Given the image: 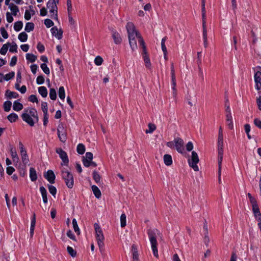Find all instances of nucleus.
Returning <instances> with one entry per match:
<instances>
[{"mask_svg":"<svg viewBox=\"0 0 261 261\" xmlns=\"http://www.w3.org/2000/svg\"><path fill=\"white\" fill-rule=\"evenodd\" d=\"M249 200L251 204L252 208L258 206L257 201L254 197H252V198H250Z\"/></svg>","mask_w":261,"mask_h":261,"instance_id":"nucleus-56","label":"nucleus"},{"mask_svg":"<svg viewBox=\"0 0 261 261\" xmlns=\"http://www.w3.org/2000/svg\"><path fill=\"white\" fill-rule=\"evenodd\" d=\"M47 7L49 9L50 17L53 19H58V8L57 4L53 0H49L47 3Z\"/></svg>","mask_w":261,"mask_h":261,"instance_id":"nucleus-5","label":"nucleus"},{"mask_svg":"<svg viewBox=\"0 0 261 261\" xmlns=\"http://www.w3.org/2000/svg\"><path fill=\"white\" fill-rule=\"evenodd\" d=\"M254 124L256 126L261 129V120L258 118H255L254 120Z\"/></svg>","mask_w":261,"mask_h":261,"instance_id":"nucleus-64","label":"nucleus"},{"mask_svg":"<svg viewBox=\"0 0 261 261\" xmlns=\"http://www.w3.org/2000/svg\"><path fill=\"white\" fill-rule=\"evenodd\" d=\"M147 234L151 243V249L155 257H158V251L157 248L158 243L156 238L160 235V231L156 228L149 229L147 230Z\"/></svg>","mask_w":261,"mask_h":261,"instance_id":"nucleus-2","label":"nucleus"},{"mask_svg":"<svg viewBox=\"0 0 261 261\" xmlns=\"http://www.w3.org/2000/svg\"><path fill=\"white\" fill-rule=\"evenodd\" d=\"M205 0H202L201 1V11H202V17L203 19L204 17H205Z\"/></svg>","mask_w":261,"mask_h":261,"instance_id":"nucleus-49","label":"nucleus"},{"mask_svg":"<svg viewBox=\"0 0 261 261\" xmlns=\"http://www.w3.org/2000/svg\"><path fill=\"white\" fill-rule=\"evenodd\" d=\"M174 143L177 151L179 153H182L184 150L183 140L180 138H174Z\"/></svg>","mask_w":261,"mask_h":261,"instance_id":"nucleus-11","label":"nucleus"},{"mask_svg":"<svg viewBox=\"0 0 261 261\" xmlns=\"http://www.w3.org/2000/svg\"><path fill=\"white\" fill-rule=\"evenodd\" d=\"M252 212L254 215V216L258 221V223H261V213L260 212L258 206L252 208Z\"/></svg>","mask_w":261,"mask_h":261,"instance_id":"nucleus-15","label":"nucleus"},{"mask_svg":"<svg viewBox=\"0 0 261 261\" xmlns=\"http://www.w3.org/2000/svg\"><path fill=\"white\" fill-rule=\"evenodd\" d=\"M28 37V36L27 34L25 32H23L20 33L18 35V38L20 40V41H21L22 42H24L27 40Z\"/></svg>","mask_w":261,"mask_h":261,"instance_id":"nucleus-29","label":"nucleus"},{"mask_svg":"<svg viewBox=\"0 0 261 261\" xmlns=\"http://www.w3.org/2000/svg\"><path fill=\"white\" fill-rule=\"evenodd\" d=\"M50 31L53 36H55L59 40L62 39L63 36V31L61 29L58 30L56 27H53Z\"/></svg>","mask_w":261,"mask_h":261,"instance_id":"nucleus-14","label":"nucleus"},{"mask_svg":"<svg viewBox=\"0 0 261 261\" xmlns=\"http://www.w3.org/2000/svg\"><path fill=\"white\" fill-rule=\"evenodd\" d=\"M22 114H27L28 116L33 117L35 118V120L36 121H39V118L38 116V113L37 110L33 108H28L27 109H24L23 113Z\"/></svg>","mask_w":261,"mask_h":261,"instance_id":"nucleus-10","label":"nucleus"},{"mask_svg":"<svg viewBox=\"0 0 261 261\" xmlns=\"http://www.w3.org/2000/svg\"><path fill=\"white\" fill-rule=\"evenodd\" d=\"M5 96L8 98H9V99H11L12 98H17L18 97L19 94L15 92L11 91L9 90H7L6 91Z\"/></svg>","mask_w":261,"mask_h":261,"instance_id":"nucleus-20","label":"nucleus"},{"mask_svg":"<svg viewBox=\"0 0 261 261\" xmlns=\"http://www.w3.org/2000/svg\"><path fill=\"white\" fill-rule=\"evenodd\" d=\"M9 51L12 53H17V45L15 43H14V44L10 46Z\"/></svg>","mask_w":261,"mask_h":261,"instance_id":"nucleus-61","label":"nucleus"},{"mask_svg":"<svg viewBox=\"0 0 261 261\" xmlns=\"http://www.w3.org/2000/svg\"><path fill=\"white\" fill-rule=\"evenodd\" d=\"M44 82V78L43 75H39L37 77L36 83L38 85L43 84Z\"/></svg>","mask_w":261,"mask_h":261,"instance_id":"nucleus-55","label":"nucleus"},{"mask_svg":"<svg viewBox=\"0 0 261 261\" xmlns=\"http://www.w3.org/2000/svg\"><path fill=\"white\" fill-rule=\"evenodd\" d=\"M149 129H146V133H152L156 128L155 125L152 123H149L148 125Z\"/></svg>","mask_w":261,"mask_h":261,"instance_id":"nucleus-48","label":"nucleus"},{"mask_svg":"<svg viewBox=\"0 0 261 261\" xmlns=\"http://www.w3.org/2000/svg\"><path fill=\"white\" fill-rule=\"evenodd\" d=\"M136 37H129V43L130 46L133 50H135L137 47V41L136 40Z\"/></svg>","mask_w":261,"mask_h":261,"instance_id":"nucleus-24","label":"nucleus"},{"mask_svg":"<svg viewBox=\"0 0 261 261\" xmlns=\"http://www.w3.org/2000/svg\"><path fill=\"white\" fill-rule=\"evenodd\" d=\"M44 24L48 28L53 27L54 24V22L50 19H46L44 20Z\"/></svg>","mask_w":261,"mask_h":261,"instance_id":"nucleus-52","label":"nucleus"},{"mask_svg":"<svg viewBox=\"0 0 261 261\" xmlns=\"http://www.w3.org/2000/svg\"><path fill=\"white\" fill-rule=\"evenodd\" d=\"M20 152H21V155L22 161L24 165L28 164L29 162V158H28L26 150L24 149L22 150H20Z\"/></svg>","mask_w":261,"mask_h":261,"instance_id":"nucleus-19","label":"nucleus"},{"mask_svg":"<svg viewBox=\"0 0 261 261\" xmlns=\"http://www.w3.org/2000/svg\"><path fill=\"white\" fill-rule=\"evenodd\" d=\"M223 153H218V170L219 171L222 170V163L223 161Z\"/></svg>","mask_w":261,"mask_h":261,"instance_id":"nucleus-43","label":"nucleus"},{"mask_svg":"<svg viewBox=\"0 0 261 261\" xmlns=\"http://www.w3.org/2000/svg\"><path fill=\"white\" fill-rule=\"evenodd\" d=\"M9 9L12 11V14L14 16H16L17 15V12H19L18 7L13 3H11L10 4Z\"/></svg>","mask_w":261,"mask_h":261,"instance_id":"nucleus-27","label":"nucleus"},{"mask_svg":"<svg viewBox=\"0 0 261 261\" xmlns=\"http://www.w3.org/2000/svg\"><path fill=\"white\" fill-rule=\"evenodd\" d=\"M112 37L114 39V42L116 44H119L121 43V42L122 41V39L120 37V35L117 32H116V31L113 32Z\"/></svg>","mask_w":261,"mask_h":261,"instance_id":"nucleus-17","label":"nucleus"},{"mask_svg":"<svg viewBox=\"0 0 261 261\" xmlns=\"http://www.w3.org/2000/svg\"><path fill=\"white\" fill-rule=\"evenodd\" d=\"M139 44L143 48L142 56L144 59V61L145 62V66L147 68H149L151 66V63L150 61V59L147 55L146 46L143 38H140L139 39Z\"/></svg>","mask_w":261,"mask_h":261,"instance_id":"nucleus-6","label":"nucleus"},{"mask_svg":"<svg viewBox=\"0 0 261 261\" xmlns=\"http://www.w3.org/2000/svg\"><path fill=\"white\" fill-rule=\"evenodd\" d=\"M1 34L4 39H7L9 37L8 34L4 27H2L0 29Z\"/></svg>","mask_w":261,"mask_h":261,"instance_id":"nucleus-53","label":"nucleus"},{"mask_svg":"<svg viewBox=\"0 0 261 261\" xmlns=\"http://www.w3.org/2000/svg\"><path fill=\"white\" fill-rule=\"evenodd\" d=\"M72 224L73 227L74 231L77 234H79L80 233V229L79 228L77 221L75 219H73L72 220Z\"/></svg>","mask_w":261,"mask_h":261,"instance_id":"nucleus-42","label":"nucleus"},{"mask_svg":"<svg viewBox=\"0 0 261 261\" xmlns=\"http://www.w3.org/2000/svg\"><path fill=\"white\" fill-rule=\"evenodd\" d=\"M49 97L51 100H55L57 98V93L55 89L50 88L49 90Z\"/></svg>","mask_w":261,"mask_h":261,"instance_id":"nucleus-38","label":"nucleus"},{"mask_svg":"<svg viewBox=\"0 0 261 261\" xmlns=\"http://www.w3.org/2000/svg\"><path fill=\"white\" fill-rule=\"evenodd\" d=\"M205 17L202 18V28H203V40L207 39V32L206 29Z\"/></svg>","mask_w":261,"mask_h":261,"instance_id":"nucleus-34","label":"nucleus"},{"mask_svg":"<svg viewBox=\"0 0 261 261\" xmlns=\"http://www.w3.org/2000/svg\"><path fill=\"white\" fill-rule=\"evenodd\" d=\"M30 177L32 181H35L37 179L36 170L33 167H31L30 169Z\"/></svg>","mask_w":261,"mask_h":261,"instance_id":"nucleus-22","label":"nucleus"},{"mask_svg":"<svg viewBox=\"0 0 261 261\" xmlns=\"http://www.w3.org/2000/svg\"><path fill=\"white\" fill-rule=\"evenodd\" d=\"M199 160L197 153L195 151L192 152L191 159H189L188 163L189 166L193 169L195 171H198L199 168L197 164L199 162Z\"/></svg>","mask_w":261,"mask_h":261,"instance_id":"nucleus-7","label":"nucleus"},{"mask_svg":"<svg viewBox=\"0 0 261 261\" xmlns=\"http://www.w3.org/2000/svg\"><path fill=\"white\" fill-rule=\"evenodd\" d=\"M15 76V72L14 71H11L9 72V73L6 74L4 76V80H6L7 81L12 79Z\"/></svg>","mask_w":261,"mask_h":261,"instance_id":"nucleus-47","label":"nucleus"},{"mask_svg":"<svg viewBox=\"0 0 261 261\" xmlns=\"http://www.w3.org/2000/svg\"><path fill=\"white\" fill-rule=\"evenodd\" d=\"M76 150L79 154H84L85 151V146L83 144H79L77 146Z\"/></svg>","mask_w":261,"mask_h":261,"instance_id":"nucleus-35","label":"nucleus"},{"mask_svg":"<svg viewBox=\"0 0 261 261\" xmlns=\"http://www.w3.org/2000/svg\"><path fill=\"white\" fill-rule=\"evenodd\" d=\"M103 61L102 58L98 56L94 59V63L97 66H100L102 64Z\"/></svg>","mask_w":261,"mask_h":261,"instance_id":"nucleus-50","label":"nucleus"},{"mask_svg":"<svg viewBox=\"0 0 261 261\" xmlns=\"http://www.w3.org/2000/svg\"><path fill=\"white\" fill-rule=\"evenodd\" d=\"M10 152H11V156L13 160V161L14 162H15V161L18 162L19 158L17 155L15 148H14L13 147H11V149H10Z\"/></svg>","mask_w":261,"mask_h":261,"instance_id":"nucleus-28","label":"nucleus"},{"mask_svg":"<svg viewBox=\"0 0 261 261\" xmlns=\"http://www.w3.org/2000/svg\"><path fill=\"white\" fill-rule=\"evenodd\" d=\"M21 118L22 120L27 123L30 126H33L38 121H36L35 118L33 117L28 116L27 114H22Z\"/></svg>","mask_w":261,"mask_h":261,"instance_id":"nucleus-12","label":"nucleus"},{"mask_svg":"<svg viewBox=\"0 0 261 261\" xmlns=\"http://www.w3.org/2000/svg\"><path fill=\"white\" fill-rule=\"evenodd\" d=\"M83 159L92 161L93 159V154L90 152H87L85 154V156H83Z\"/></svg>","mask_w":261,"mask_h":261,"instance_id":"nucleus-58","label":"nucleus"},{"mask_svg":"<svg viewBox=\"0 0 261 261\" xmlns=\"http://www.w3.org/2000/svg\"><path fill=\"white\" fill-rule=\"evenodd\" d=\"M23 27V23L21 21H17L15 22L14 25V29L16 32L20 31Z\"/></svg>","mask_w":261,"mask_h":261,"instance_id":"nucleus-31","label":"nucleus"},{"mask_svg":"<svg viewBox=\"0 0 261 261\" xmlns=\"http://www.w3.org/2000/svg\"><path fill=\"white\" fill-rule=\"evenodd\" d=\"M126 215L125 214H122L120 216V223H121V227H124L126 226Z\"/></svg>","mask_w":261,"mask_h":261,"instance_id":"nucleus-46","label":"nucleus"},{"mask_svg":"<svg viewBox=\"0 0 261 261\" xmlns=\"http://www.w3.org/2000/svg\"><path fill=\"white\" fill-rule=\"evenodd\" d=\"M44 177L49 183L51 184L55 183L56 176L52 170H49L46 172H45L44 173Z\"/></svg>","mask_w":261,"mask_h":261,"instance_id":"nucleus-13","label":"nucleus"},{"mask_svg":"<svg viewBox=\"0 0 261 261\" xmlns=\"http://www.w3.org/2000/svg\"><path fill=\"white\" fill-rule=\"evenodd\" d=\"M126 29L128 33V37H137L138 39V42L139 43V39L142 38L140 34L136 31L134 24L130 22L127 23L126 25Z\"/></svg>","mask_w":261,"mask_h":261,"instance_id":"nucleus-4","label":"nucleus"},{"mask_svg":"<svg viewBox=\"0 0 261 261\" xmlns=\"http://www.w3.org/2000/svg\"><path fill=\"white\" fill-rule=\"evenodd\" d=\"M37 48L38 50L41 53H43L45 50V47H44V45L42 44H41L40 42H39L37 44Z\"/></svg>","mask_w":261,"mask_h":261,"instance_id":"nucleus-59","label":"nucleus"},{"mask_svg":"<svg viewBox=\"0 0 261 261\" xmlns=\"http://www.w3.org/2000/svg\"><path fill=\"white\" fill-rule=\"evenodd\" d=\"M34 29V24L33 22H27L25 24L24 30L27 32H30L33 31Z\"/></svg>","mask_w":261,"mask_h":261,"instance_id":"nucleus-32","label":"nucleus"},{"mask_svg":"<svg viewBox=\"0 0 261 261\" xmlns=\"http://www.w3.org/2000/svg\"><path fill=\"white\" fill-rule=\"evenodd\" d=\"M39 190L42 197L43 202L44 203H47L48 201L47 197V193L45 188L43 186H41Z\"/></svg>","mask_w":261,"mask_h":261,"instance_id":"nucleus-18","label":"nucleus"},{"mask_svg":"<svg viewBox=\"0 0 261 261\" xmlns=\"http://www.w3.org/2000/svg\"><path fill=\"white\" fill-rule=\"evenodd\" d=\"M226 122L228 127L230 129L233 128L232 118L231 112L228 110V113H226Z\"/></svg>","mask_w":261,"mask_h":261,"instance_id":"nucleus-16","label":"nucleus"},{"mask_svg":"<svg viewBox=\"0 0 261 261\" xmlns=\"http://www.w3.org/2000/svg\"><path fill=\"white\" fill-rule=\"evenodd\" d=\"M92 175L93 179L97 184L100 182V176L97 171H96L95 170L93 171Z\"/></svg>","mask_w":261,"mask_h":261,"instance_id":"nucleus-36","label":"nucleus"},{"mask_svg":"<svg viewBox=\"0 0 261 261\" xmlns=\"http://www.w3.org/2000/svg\"><path fill=\"white\" fill-rule=\"evenodd\" d=\"M59 96L61 99H64L65 97V89L64 87L61 86L59 89Z\"/></svg>","mask_w":261,"mask_h":261,"instance_id":"nucleus-39","label":"nucleus"},{"mask_svg":"<svg viewBox=\"0 0 261 261\" xmlns=\"http://www.w3.org/2000/svg\"><path fill=\"white\" fill-rule=\"evenodd\" d=\"M164 162L166 165L170 166L172 164V156L170 154H165L164 155Z\"/></svg>","mask_w":261,"mask_h":261,"instance_id":"nucleus-23","label":"nucleus"},{"mask_svg":"<svg viewBox=\"0 0 261 261\" xmlns=\"http://www.w3.org/2000/svg\"><path fill=\"white\" fill-rule=\"evenodd\" d=\"M26 59L31 63H33L37 59V57L32 54L28 53L26 54Z\"/></svg>","mask_w":261,"mask_h":261,"instance_id":"nucleus-37","label":"nucleus"},{"mask_svg":"<svg viewBox=\"0 0 261 261\" xmlns=\"http://www.w3.org/2000/svg\"><path fill=\"white\" fill-rule=\"evenodd\" d=\"M29 100L32 102H38V99L37 97L35 95H31L29 97Z\"/></svg>","mask_w":261,"mask_h":261,"instance_id":"nucleus-63","label":"nucleus"},{"mask_svg":"<svg viewBox=\"0 0 261 261\" xmlns=\"http://www.w3.org/2000/svg\"><path fill=\"white\" fill-rule=\"evenodd\" d=\"M61 172L62 178L64 180L67 187L69 189L72 188L74 185V178L70 170L65 167H63Z\"/></svg>","mask_w":261,"mask_h":261,"instance_id":"nucleus-3","label":"nucleus"},{"mask_svg":"<svg viewBox=\"0 0 261 261\" xmlns=\"http://www.w3.org/2000/svg\"><path fill=\"white\" fill-rule=\"evenodd\" d=\"M56 151L59 155L60 158L62 161L61 165L67 166L69 163V159L67 153L61 148H57Z\"/></svg>","mask_w":261,"mask_h":261,"instance_id":"nucleus-8","label":"nucleus"},{"mask_svg":"<svg viewBox=\"0 0 261 261\" xmlns=\"http://www.w3.org/2000/svg\"><path fill=\"white\" fill-rule=\"evenodd\" d=\"M94 230L95 231L96 239L99 247L100 252L103 257H105V250L104 240L105 237L103 234L102 229L97 223L94 224Z\"/></svg>","mask_w":261,"mask_h":261,"instance_id":"nucleus-1","label":"nucleus"},{"mask_svg":"<svg viewBox=\"0 0 261 261\" xmlns=\"http://www.w3.org/2000/svg\"><path fill=\"white\" fill-rule=\"evenodd\" d=\"M218 153H223V143H218Z\"/></svg>","mask_w":261,"mask_h":261,"instance_id":"nucleus-60","label":"nucleus"},{"mask_svg":"<svg viewBox=\"0 0 261 261\" xmlns=\"http://www.w3.org/2000/svg\"><path fill=\"white\" fill-rule=\"evenodd\" d=\"M8 119L11 122H14L18 119V115L15 113H11L7 117Z\"/></svg>","mask_w":261,"mask_h":261,"instance_id":"nucleus-30","label":"nucleus"},{"mask_svg":"<svg viewBox=\"0 0 261 261\" xmlns=\"http://www.w3.org/2000/svg\"><path fill=\"white\" fill-rule=\"evenodd\" d=\"M58 136L59 140L64 143L67 140L66 131L63 125H59L57 128Z\"/></svg>","mask_w":261,"mask_h":261,"instance_id":"nucleus-9","label":"nucleus"},{"mask_svg":"<svg viewBox=\"0 0 261 261\" xmlns=\"http://www.w3.org/2000/svg\"><path fill=\"white\" fill-rule=\"evenodd\" d=\"M38 92L43 97H46L47 95V90L46 88L44 86L39 87Z\"/></svg>","mask_w":261,"mask_h":261,"instance_id":"nucleus-26","label":"nucleus"},{"mask_svg":"<svg viewBox=\"0 0 261 261\" xmlns=\"http://www.w3.org/2000/svg\"><path fill=\"white\" fill-rule=\"evenodd\" d=\"M67 236L71 239H72L73 241H75V237L72 231L71 230H69L67 232Z\"/></svg>","mask_w":261,"mask_h":261,"instance_id":"nucleus-62","label":"nucleus"},{"mask_svg":"<svg viewBox=\"0 0 261 261\" xmlns=\"http://www.w3.org/2000/svg\"><path fill=\"white\" fill-rule=\"evenodd\" d=\"M9 46H10V43L9 42L4 44L0 50V54L3 55H6Z\"/></svg>","mask_w":261,"mask_h":261,"instance_id":"nucleus-33","label":"nucleus"},{"mask_svg":"<svg viewBox=\"0 0 261 261\" xmlns=\"http://www.w3.org/2000/svg\"><path fill=\"white\" fill-rule=\"evenodd\" d=\"M92 190L93 191V194H94L95 196L97 198H99L101 197V193L99 189V188L95 185H93L91 187Z\"/></svg>","mask_w":261,"mask_h":261,"instance_id":"nucleus-21","label":"nucleus"},{"mask_svg":"<svg viewBox=\"0 0 261 261\" xmlns=\"http://www.w3.org/2000/svg\"><path fill=\"white\" fill-rule=\"evenodd\" d=\"M41 109L43 113H47V103L46 102H42L41 103Z\"/></svg>","mask_w":261,"mask_h":261,"instance_id":"nucleus-54","label":"nucleus"},{"mask_svg":"<svg viewBox=\"0 0 261 261\" xmlns=\"http://www.w3.org/2000/svg\"><path fill=\"white\" fill-rule=\"evenodd\" d=\"M12 103L10 101H6L4 103V109L6 112H9L11 110Z\"/></svg>","mask_w":261,"mask_h":261,"instance_id":"nucleus-40","label":"nucleus"},{"mask_svg":"<svg viewBox=\"0 0 261 261\" xmlns=\"http://www.w3.org/2000/svg\"><path fill=\"white\" fill-rule=\"evenodd\" d=\"M68 253L72 257H75L76 255V251L70 246H68L67 248Z\"/></svg>","mask_w":261,"mask_h":261,"instance_id":"nucleus-51","label":"nucleus"},{"mask_svg":"<svg viewBox=\"0 0 261 261\" xmlns=\"http://www.w3.org/2000/svg\"><path fill=\"white\" fill-rule=\"evenodd\" d=\"M249 200L251 204L252 208L258 206L257 201L254 197H252V198H250Z\"/></svg>","mask_w":261,"mask_h":261,"instance_id":"nucleus-57","label":"nucleus"},{"mask_svg":"<svg viewBox=\"0 0 261 261\" xmlns=\"http://www.w3.org/2000/svg\"><path fill=\"white\" fill-rule=\"evenodd\" d=\"M13 109L15 111H19L23 109V105L17 100H16L13 103Z\"/></svg>","mask_w":261,"mask_h":261,"instance_id":"nucleus-25","label":"nucleus"},{"mask_svg":"<svg viewBox=\"0 0 261 261\" xmlns=\"http://www.w3.org/2000/svg\"><path fill=\"white\" fill-rule=\"evenodd\" d=\"M48 188L49 192L53 196H55L57 193V189L56 188L52 185H48Z\"/></svg>","mask_w":261,"mask_h":261,"instance_id":"nucleus-44","label":"nucleus"},{"mask_svg":"<svg viewBox=\"0 0 261 261\" xmlns=\"http://www.w3.org/2000/svg\"><path fill=\"white\" fill-rule=\"evenodd\" d=\"M254 81L255 83V88L257 90L261 89V77L254 78Z\"/></svg>","mask_w":261,"mask_h":261,"instance_id":"nucleus-41","label":"nucleus"},{"mask_svg":"<svg viewBox=\"0 0 261 261\" xmlns=\"http://www.w3.org/2000/svg\"><path fill=\"white\" fill-rule=\"evenodd\" d=\"M40 67L45 74H46L47 75L49 74V73H50L49 69L47 67L46 63L41 64L40 65Z\"/></svg>","mask_w":261,"mask_h":261,"instance_id":"nucleus-45","label":"nucleus"}]
</instances>
